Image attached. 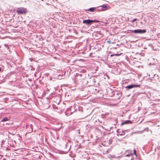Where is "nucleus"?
<instances>
[{
	"mask_svg": "<svg viewBox=\"0 0 160 160\" xmlns=\"http://www.w3.org/2000/svg\"><path fill=\"white\" fill-rule=\"evenodd\" d=\"M99 21L97 20H91L90 19L84 20L83 21V23L87 25H90L92 23L98 22Z\"/></svg>",
	"mask_w": 160,
	"mask_h": 160,
	"instance_id": "nucleus-1",
	"label": "nucleus"
},
{
	"mask_svg": "<svg viewBox=\"0 0 160 160\" xmlns=\"http://www.w3.org/2000/svg\"><path fill=\"white\" fill-rule=\"evenodd\" d=\"M18 14H25L27 12L26 9L24 8H18L17 11Z\"/></svg>",
	"mask_w": 160,
	"mask_h": 160,
	"instance_id": "nucleus-2",
	"label": "nucleus"
},
{
	"mask_svg": "<svg viewBox=\"0 0 160 160\" xmlns=\"http://www.w3.org/2000/svg\"><path fill=\"white\" fill-rule=\"evenodd\" d=\"M131 32H134L136 33H144L146 32V31L145 30L137 29L134 30H129Z\"/></svg>",
	"mask_w": 160,
	"mask_h": 160,
	"instance_id": "nucleus-3",
	"label": "nucleus"
},
{
	"mask_svg": "<svg viewBox=\"0 0 160 160\" xmlns=\"http://www.w3.org/2000/svg\"><path fill=\"white\" fill-rule=\"evenodd\" d=\"M140 87V85H136V84H132V85H130L127 86L126 87V88L128 89H130L133 88L138 87Z\"/></svg>",
	"mask_w": 160,
	"mask_h": 160,
	"instance_id": "nucleus-4",
	"label": "nucleus"
},
{
	"mask_svg": "<svg viewBox=\"0 0 160 160\" xmlns=\"http://www.w3.org/2000/svg\"><path fill=\"white\" fill-rule=\"evenodd\" d=\"M132 123V122L131 121H130L129 120H127L125 121L124 122H122V124L123 125V124H127V123Z\"/></svg>",
	"mask_w": 160,
	"mask_h": 160,
	"instance_id": "nucleus-5",
	"label": "nucleus"
},
{
	"mask_svg": "<svg viewBox=\"0 0 160 160\" xmlns=\"http://www.w3.org/2000/svg\"><path fill=\"white\" fill-rule=\"evenodd\" d=\"M8 120V119L7 117H5L2 120V122H4L6 121H7Z\"/></svg>",
	"mask_w": 160,
	"mask_h": 160,
	"instance_id": "nucleus-6",
	"label": "nucleus"
},
{
	"mask_svg": "<svg viewBox=\"0 0 160 160\" xmlns=\"http://www.w3.org/2000/svg\"><path fill=\"white\" fill-rule=\"evenodd\" d=\"M121 54H122V53H120L119 54H118V53L114 54L111 55H110V57H113V56H114V55H115L116 56H119V55H121Z\"/></svg>",
	"mask_w": 160,
	"mask_h": 160,
	"instance_id": "nucleus-7",
	"label": "nucleus"
},
{
	"mask_svg": "<svg viewBox=\"0 0 160 160\" xmlns=\"http://www.w3.org/2000/svg\"><path fill=\"white\" fill-rule=\"evenodd\" d=\"M95 9V8H89V10L91 12H93Z\"/></svg>",
	"mask_w": 160,
	"mask_h": 160,
	"instance_id": "nucleus-8",
	"label": "nucleus"
},
{
	"mask_svg": "<svg viewBox=\"0 0 160 160\" xmlns=\"http://www.w3.org/2000/svg\"><path fill=\"white\" fill-rule=\"evenodd\" d=\"M115 156L114 155H110L109 156V158H115Z\"/></svg>",
	"mask_w": 160,
	"mask_h": 160,
	"instance_id": "nucleus-9",
	"label": "nucleus"
},
{
	"mask_svg": "<svg viewBox=\"0 0 160 160\" xmlns=\"http://www.w3.org/2000/svg\"><path fill=\"white\" fill-rule=\"evenodd\" d=\"M102 8H106L107 7V6L105 4L102 5Z\"/></svg>",
	"mask_w": 160,
	"mask_h": 160,
	"instance_id": "nucleus-10",
	"label": "nucleus"
},
{
	"mask_svg": "<svg viewBox=\"0 0 160 160\" xmlns=\"http://www.w3.org/2000/svg\"><path fill=\"white\" fill-rule=\"evenodd\" d=\"M136 150H134V153L135 155H136Z\"/></svg>",
	"mask_w": 160,
	"mask_h": 160,
	"instance_id": "nucleus-11",
	"label": "nucleus"
},
{
	"mask_svg": "<svg viewBox=\"0 0 160 160\" xmlns=\"http://www.w3.org/2000/svg\"><path fill=\"white\" fill-rule=\"evenodd\" d=\"M137 20V19L135 18V19H133L132 20V22H134V21H136Z\"/></svg>",
	"mask_w": 160,
	"mask_h": 160,
	"instance_id": "nucleus-12",
	"label": "nucleus"
},
{
	"mask_svg": "<svg viewBox=\"0 0 160 160\" xmlns=\"http://www.w3.org/2000/svg\"><path fill=\"white\" fill-rule=\"evenodd\" d=\"M130 155H131L130 154H128L126 155V156H130Z\"/></svg>",
	"mask_w": 160,
	"mask_h": 160,
	"instance_id": "nucleus-13",
	"label": "nucleus"
},
{
	"mask_svg": "<svg viewBox=\"0 0 160 160\" xmlns=\"http://www.w3.org/2000/svg\"><path fill=\"white\" fill-rule=\"evenodd\" d=\"M122 135V134H120V135H121V136Z\"/></svg>",
	"mask_w": 160,
	"mask_h": 160,
	"instance_id": "nucleus-14",
	"label": "nucleus"
},
{
	"mask_svg": "<svg viewBox=\"0 0 160 160\" xmlns=\"http://www.w3.org/2000/svg\"><path fill=\"white\" fill-rule=\"evenodd\" d=\"M1 70V68H0V71Z\"/></svg>",
	"mask_w": 160,
	"mask_h": 160,
	"instance_id": "nucleus-15",
	"label": "nucleus"
},
{
	"mask_svg": "<svg viewBox=\"0 0 160 160\" xmlns=\"http://www.w3.org/2000/svg\"><path fill=\"white\" fill-rule=\"evenodd\" d=\"M108 42H110V41H108Z\"/></svg>",
	"mask_w": 160,
	"mask_h": 160,
	"instance_id": "nucleus-16",
	"label": "nucleus"
},
{
	"mask_svg": "<svg viewBox=\"0 0 160 160\" xmlns=\"http://www.w3.org/2000/svg\"><path fill=\"white\" fill-rule=\"evenodd\" d=\"M68 110H69V109L68 108Z\"/></svg>",
	"mask_w": 160,
	"mask_h": 160,
	"instance_id": "nucleus-17",
	"label": "nucleus"
}]
</instances>
